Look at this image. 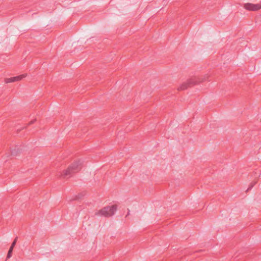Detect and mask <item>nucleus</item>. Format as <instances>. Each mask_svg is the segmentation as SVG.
Listing matches in <instances>:
<instances>
[{
	"instance_id": "f257e3e1",
	"label": "nucleus",
	"mask_w": 261,
	"mask_h": 261,
	"mask_svg": "<svg viewBox=\"0 0 261 261\" xmlns=\"http://www.w3.org/2000/svg\"><path fill=\"white\" fill-rule=\"evenodd\" d=\"M83 162L82 159L75 160L67 169L63 170L62 172H59L58 175L63 178H69L73 174L79 172L81 169Z\"/></svg>"
},
{
	"instance_id": "f03ea898",
	"label": "nucleus",
	"mask_w": 261,
	"mask_h": 261,
	"mask_svg": "<svg viewBox=\"0 0 261 261\" xmlns=\"http://www.w3.org/2000/svg\"><path fill=\"white\" fill-rule=\"evenodd\" d=\"M117 210L116 205H112L103 207L98 211L96 215L100 216L108 217L113 215Z\"/></svg>"
},
{
	"instance_id": "7ed1b4c3",
	"label": "nucleus",
	"mask_w": 261,
	"mask_h": 261,
	"mask_svg": "<svg viewBox=\"0 0 261 261\" xmlns=\"http://www.w3.org/2000/svg\"><path fill=\"white\" fill-rule=\"evenodd\" d=\"M243 7L248 11H257L261 9V1L257 4L247 3L244 4Z\"/></svg>"
},
{
	"instance_id": "20e7f679",
	"label": "nucleus",
	"mask_w": 261,
	"mask_h": 261,
	"mask_svg": "<svg viewBox=\"0 0 261 261\" xmlns=\"http://www.w3.org/2000/svg\"><path fill=\"white\" fill-rule=\"evenodd\" d=\"M208 77L209 76L207 74L197 76H192L191 77V80L190 81V82H191V83L192 84H195L196 85L208 80Z\"/></svg>"
},
{
	"instance_id": "39448f33",
	"label": "nucleus",
	"mask_w": 261,
	"mask_h": 261,
	"mask_svg": "<svg viewBox=\"0 0 261 261\" xmlns=\"http://www.w3.org/2000/svg\"><path fill=\"white\" fill-rule=\"evenodd\" d=\"M191 80V77L188 79L186 82L182 83L177 88V90L179 91H182L188 89L189 87L193 86L195 85V84L191 83L190 81Z\"/></svg>"
},
{
	"instance_id": "423d86ee",
	"label": "nucleus",
	"mask_w": 261,
	"mask_h": 261,
	"mask_svg": "<svg viewBox=\"0 0 261 261\" xmlns=\"http://www.w3.org/2000/svg\"><path fill=\"white\" fill-rule=\"evenodd\" d=\"M27 75V74H23L17 76L7 78L5 80V82L6 83H9L19 81L25 77Z\"/></svg>"
},
{
	"instance_id": "0eeeda50",
	"label": "nucleus",
	"mask_w": 261,
	"mask_h": 261,
	"mask_svg": "<svg viewBox=\"0 0 261 261\" xmlns=\"http://www.w3.org/2000/svg\"><path fill=\"white\" fill-rule=\"evenodd\" d=\"M13 248L12 247H10L9 249V250L8 251V254H7V257L10 258L12 256V252L13 251Z\"/></svg>"
},
{
	"instance_id": "6e6552de",
	"label": "nucleus",
	"mask_w": 261,
	"mask_h": 261,
	"mask_svg": "<svg viewBox=\"0 0 261 261\" xmlns=\"http://www.w3.org/2000/svg\"><path fill=\"white\" fill-rule=\"evenodd\" d=\"M17 240V238H16L15 239L14 241H13V242L12 243L10 247H12L13 248H14V247L16 243Z\"/></svg>"
}]
</instances>
